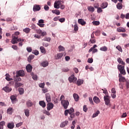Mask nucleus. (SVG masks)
<instances>
[{"instance_id": "nucleus-29", "label": "nucleus", "mask_w": 129, "mask_h": 129, "mask_svg": "<svg viewBox=\"0 0 129 129\" xmlns=\"http://www.w3.org/2000/svg\"><path fill=\"white\" fill-rule=\"evenodd\" d=\"M31 75L32 77V79L33 80H38V76L37 75H34V73H31Z\"/></svg>"}, {"instance_id": "nucleus-45", "label": "nucleus", "mask_w": 129, "mask_h": 129, "mask_svg": "<svg viewBox=\"0 0 129 129\" xmlns=\"http://www.w3.org/2000/svg\"><path fill=\"white\" fill-rule=\"evenodd\" d=\"M102 90H103V93L105 94V96H109L108 95V92H107V90L106 89H102Z\"/></svg>"}, {"instance_id": "nucleus-12", "label": "nucleus", "mask_w": 129, "mask_h": 129, "mask_svg": "<svg viewBox=\"0 0 129 129\" xmlns=\"http://www.w3.org/2000/svg\"><path fill=\"white\" fill-rule=\"evenodd\" d=\"M13 79L14 81H16V82H19V81H21V80H22V79H21V78L18 75L14 76Z\"/></svg>"}, {"instance_id": "nucleus-6", "label": "nucleus", "mask_w": 129, "mask_h": 129, "mask_svg": "<svg viewBox=\"0 0 129 129\" xmlns=\"http://www.w3.org/2000/svg\"><path fill=\"white\" fill-rule=\"evenodd\" d=\"M54 107V104L52 102H49L47 104V109L48 111H50L51 109H53Z\"/></svg>"}, {"instance_id": "nucleus-52", "label": "nucleus", "mask_w": 129, "mask_h": 129, "mask_svg": "<svg viewBox=\"0 0 129 129\" xmlns=\"http://www.w3.org/2000/svg\"><path fill=\"white\" fill-rule=\"evenodd\" d=\"M90 42H91L92 44H95V43H96V40L94 38H91Z\"/></svg>"}, {"instance_id": "nucleus-53", "label": "nucleus", "mask_w": 129, "mask_h": 129, "mask_svg": "<svg viewBox=\"0 0 129 129\" xmlns=\"http://www.w3.org/2000/svg\"><path fill=\"white\" fill-rule=\"evenodd\" d=\"M43 41H46L47 42H51V38L50 37H45L44 39H43Z\"/></svg>"}, {"instance_id": "nucleus-26", "label": "nucleus", "mask_w": 129, "mask_h": 129, "mask_svg": "<svg viewBox=\"0 0 129 129\" xmlns=\"http://www.w3.org/2000/svg\"><path fill=\"white\" fill-rule=\"evenodd\" d=\"M35 57V55L34 54L30 55L28 57V62H31L33 59Z\"/></svg>"}, {"instance_id": "nucleus-34", "label": "nucleus", "mask_w": 129, "mask_h": 129, "mask_svg": "<svg viewBox=\"0 0 129 129\" xmlns=\"http://www.w3.org/2000/svg\"><path fill=\"white\" fill-rule=\"evenodd\" d=\"M116 8L118 10H121L122 9V4L121 3H117Z\"/></svg>"}, {"instance_id": "nucleus-38", "label": "nucleus", "mask_w": 129, "mask_h": 129, "mask_svg": "<svg viewBox=\"0 0 129 129\" xmlns=\"http://www.w3.org/2000/svg\"><path fill=\"white\" fill-rule=\"evenodd\" d=\"M18 91L20 95L24 94V89L23 88H19Z\"/></svg>"}, {"instance_id": "nucleus-46", "label": "nucleus", "mask_w": 129, "mask_h": 129, "mask_svg": "<svg viewBox=\"0 0 129 129\" xmlns=\"http://www.w3.org/2000/svg\"><path fill=\"white\" fill-rule=\"evenodd\" d=\"M69 110V114H72L74 112V108H71L70 109H68Z\"/></svg>"}, {"instance_id": "nucleus-10", "label": "nucleus", "mask_w": 129, "mask_h": 129, "mask_svg": "<svg viewBox=\"0 0 129 129\" xmlns=\"http://www.w3.org/2000/svg\"><path fill=\"white\" fill-rule=\"evenodd\" d=\"M78 22L80 25H81L82 26H85V25H86V22H85V21L82 19H79Z\"/></svg>"}, {"instance_id": "nucleus-39", "label": "nucleus", "mask_w": 129, "mask_h": 129, "mask_svg": "<svg viewBox=\"0 0 129 129\" xmlns=\"http://www.w3.org/2000/svg\"><path fill=\"white\" fill-rule=\"evenodd\" d=\"M30 31H31V29H30L29 28H26L23 29V32L26 33V34H29V33H30Z\"/></svg>"}, {"instance_id": "nucleus-54", "label": "nucleus", "mask_w": 129, "mask_h": 129, "mask_svg": "<svg viewBox=\"0 0 129 129\" xmlns=\"http://www.w3.org/2000/svg\"><path fill=\"white\" fill-rule=\"evenodd\" d=\"M26 50L27 51V52H28V53H31V52H32V47H28L26 48Z\"/></svg>"}, {"instance_id": "nucleus-15", "label": "nucleus", "mask_w": 129, "mask_h": 129, "mask_svg": "<svg viewBox=\"0 0 129 129\" xmlns=\"http://www.w3.org/2000/svg\"><path fill=\"white\" fill-rule=\"evenodd\" d=\"M3 90H4V91H5V92L9 93V92H11V91H12V88L8 87V86H6L3 88Z\"/></svg>"}, {"instance_id": "nucleus-36", "label": "nucleus", "mask_w": 129, "mask_h": 129, "mask_svg": "<svg viewBox=\"0 0 129 129\" xmlns=\"http://www.w3.org/2000/svg\"><path fill=\"white\" fill-rule=\"evenodd\" d=\"M7 113L8 114H13V108L10 107L7 109Z\"/></svg>"}, {"instance_id": "nucleus-44", "label": "nucleus", "mask_w": 129, "mask_h": 129, "mask_svg": "<svg viewBox=\"0 0 129 129\" xmlns=\"http://www.w3.org/2000/svg\"><path fill=\"white\" fill-rule=\"evenodd\" d=\"M92 24L94 25V26H99V25L100 24V22H99V21H95L92 22Z\"/></svg>"}, {"instance_id": "nucleus-51", "label": "nucleus", "mask_w": 129, "mask_h": 129, "mask_svg": "<svg viewBox=\"0 0 129 129\" xmlns=\"http://www.w3.org/2000/svg\"><path fill=\"white\" fill-rule=\"evenodd\" d=\"M43 113L44 114H46V115H50V112H49V111H47L46 110H43Z\"/></svg>"}, {"instance_id": "nucleus-21", "label": "nucleus", "mask_w": 129, "mask_h": 129, "mask_svg": "<svg viewBox=\"0 0 129 129\" xmlns=\"http://www.w3.org/2000/svg\"><path fill=\"white\" fill-rule=\"evenodd\" d=\"M63 53H59L57 54L56 57H55L56 60H58V59H61L63 57Z\"/></svg>"}, {"instance_id": "nucleus-18", "label": "nucleus", "mask_w": 129, "mask_h": 129, "mask_svg": "<svg viewBox=\"0 0 129 129\" xmlns=\"http://www.w3.org/2000/svg\"><path fill=\"white\" fill-rule=\"evenodd\" d=\"M40 65L42 67H47L49 65V62L47 61H43L41 63Z\"/></svg>"}, {"instance_id": "nucleus-23", "label": "nucleus", "mask_w": 129, "mask_h": 129, "mask_svg": "<svg viewBox=\"0 0 129 129\" xmlns=\"http://www.w3.org/2000/svg\"><path fill=\"white\" fill-rule=\"evenodd\" d=\"M24 113H25L26 116L28 117V116H30V110H29L28 109H24Z\"/></svg>"}, {"instance_id": "nucleus-3", "label": "nucleus", "mask_w": 129, "mask_h": 129, "mask_svg": "<svg viewBox=\"0 0 129 129\" xmlns=\"http://www.w3.org/2000/svg\"><path fill=\"white\" fill-rule=\"evenodd\" d=\"M104 101L105 102V104L106 105H109V104H110V96H104Z\"/></svg>"}, {"instance_id": "nucleus-43", "label": "nucleus", "mask_w": 129, "mask_h": 129, "mask_svg": "<svg viewBox=\"0 0 129 129\" xmlns=\"http://www.w3.org/2000/svg\"><path fill=\"white\" fill-rule=\"evenodd\" d=\"M22 85H23V84L21 83H18V82L15 83V84L16 88H18V87H20V86H22Z\"/></svg>"}, {"instance_id": "nucleus-28", "label": "nucleus", "mask_w": 129, "mask_h": 129, "mask_svg": "<svg viewBox=\"0 0 129 129\" xmlns=\"http://www.w3.org/2000/svg\"><path fill=\"white\" fill-rule=\"evenodd\" d=\"M84 81L83 80L79 79L77 82V84L78 86H80L82 84H83Z\"/></svg>"}, {"instance_id": "nucleus-4", "label": "nucleus", "mask_w": 129, "mask_h": 129, "mask_svg": "<svg viewBox=\"0 0 129 129\" xmlns=\"http://www.w3.org/2000/svg\"><path fill=\"white\" fill-rule=\"evenodd\" d=\"M68 79L70 83H72V82H76V80H77V78L75 77L74 75H72L70 77H69Z\"/></svg>"}, {"instance_id": "nucleus-8", "label": "nucleus", "mask_w": 129, "mask_h": 129, "mask_svg": "<svg viewBox=\"0 0 129 129\" xmlns=\"http://www.w3.org/2000/svg\"><path fill=\"white\" fill-rule=\"evenodd\" d=\"M17 75H18L21 77H23V76H25V71L23 70H20L18 72H17Z\"/></svg>"}, {"instance_id": "nucleus-14", "label": "nucleus", "mask_w": 129, "mask_h": 129, "mask_svg": "<svg viewBox=\"0 0 129 129\" xmlns=\"http://www.w3.org/2000/svg\"><path fill=\"white\" fill-rule=\"evenodd\" d=\"M10 99L11 100V101L12 102V103L14 104L15 103H16V100L17 99V96H15V95H12L10 97Z\"/></svg>"}, {"instance_id": "nucleus-55", "label": "nucleus", "mask_w": 129, "mask_h": 129, "mask_svg": "<svg viewBox=\"0 0 129 129\" xmlns=\"http://www.w3.org/2000/svg\"><path fill=\"white\" fill-rule=\"evenodd\" d=\"M88 63H93V59L92 58H89L88 59V61H87Z\"/></svg>"}, {"instance_id": "nucleus-22", "label": "nucleus", "mask_w": 129, "mask_h": 129, "mask_svg": "<svg viewBox=\"0 0 129 129\" xmlns=\"http://www.w3.org/2000/svg\"><path fill=\"white\" fill-rule=\"evenodd\" d=\"M39 104L40 105V106H42L43 108L44 107H46V103H45V101H40L39 102Z\"/></svg>"}, {"instance_id": "nucleus-60", "label": "nucleus", "mask_w": 129, "mask_h": 129, "mask_svg": "<svg viewBox=\"0 0 129 129\" xmlns=\"http://www.w3.org/2000/svg\"><path fill=\"white\" fill-rule=\"evenodd\" d=\"M125 82H126V87L127 88V89H128L129 88V82H128V80H125Z\"/></svg>"}, {"instance_id": "nucleus-61", "label": "nucleus", "mask_w": 129, "mask_h": 129, "mask_svg": "<svg viewBox=\"0 0 129 129\" xmlns=\"http://www.w3.org/2000/svg\"><path fill=\"white\" fill-rule=\"evenodd\" d=\"M32 30H36V25L34 24H31L30 27Z\"/></svg>"}, {"instance_id": "nucleus-7", "label": "nucleus", "mask_w": 129, "mask_h": 129, "mask_svg": "<svg viewBox=\"0 0 129 129\" xmlns=\"http://www.w3.org/2000/svg\"><path fill=\"white\" fill-rule=\"evenodd\" d=\"M45 98L47 103L51 102V95H50L49 93H46L45 94Z\"/></svg>"}, {"instance_id": "nucleus-31", "label": "nucleus", "mask_w": 129, "mask_h": 129, "mask_svg": "<svg viewBox=\"0 0 129 129\" xmlns=\"http://www.w3.org/2000/svg\"><path fill=\"white\" fill-rule=\"evenodd\" d=\"M39 49L41 53H42L43 54H45L46 49H45V48L43 46H40Z\"/></svg>"}, {"instance_id": "nucleus-47", "label": "nucleus", "mask_w": 129, "mask_h": 129, "mask_svg": "<svg viewBox=\"0 0 129 129\" xmlns=\"http://www.w3.org/2000/svg\"><path fill=\"white\" fill-rule=\"evenodd\" d=\"M96 47H97V45L96 44H94L93 46L89 50V53H90V52H92V50H93V49H95Z\"/></svg>"}, {"instance_id": "nucleus-58", "label": "nucleus", "mask_w": 129, "mask_h": 129, "mask_svg": "<svg viewBox=\"0 0 129 129\" xmlns=\"http://www.w3.org/2000/svg\"><path fill=\"white\" fill-rule=\"evenodd\" d=\"M59 22L60 23H64L65 22V18H62L58 19Z\"/></svg>"}, {"instance_id": "nucleus-9", "label": "nucleus", "mask_w": 129, "mask_h": 129, "mask_svg": "<svg viewBox=\"0 0 129 129\" xmlns=\"http://www.w3.org/2000/svg\"><path fill=\"white\" fill-rule=\"evenodd\" d=\"M26 69L27 72H29L30 73L32 72V70H33V67L30 64H29L26 67Z\"/></svg>"}, {"instance_id": "nucleus-16", "label": "nucleus", "mask_w": 129, "mask_h": 129, "mask_svg": "<svg viewBox=\"0 0 129 129\" xmlns=\"http://www.w3.org/2000/svg\"><path fill=\"white\" fill-rule=\"evenodd\" d=\"M117 31L119 32V33H125L126 32V30L125 29L122 28V27H119L117 29Z\"/></svg>"}, {"instance_id": "nucleus-25", "label": "nucleus", "mask_w": 129, "mask_h": 129, "mask_svg": "<svg viewBox=\"0 0 129 129\" xmlns=\"http://www.w3.org/2000/svg\"><path fill=\"white\" fill-rule=\"evenodd\" d=\"M73 97L75 100V101H78L79 100V96L77 94L74 93L73 94Z\"/></svg>"}, {"instance_id": "nucleus-42", "label": "nucleus", "mask_w": 129, "mask_h": 129, "mask_svg": "<svg viewBox=\"0 0 129 129\" xmlns=\"http://www.w3.org/2000/svg\"><path fill=\"white\" fill-rule=\"evenodd\" d=\"M125 80H126L125 78L124 77H122L119 78V82H125Z\"/></svg>"}, {"instance_id": "nucleus-40", "label": "nucleus", "mask_w": 129, "mask_h": 129, "mask_svg": "<svg viewBox=\"0 0 129 129\" xmlns=\"http://www.w3.org/2000/svg\"><path fill=\"white\" fill-rule=\"evenodd\" d=\"M59 52H62V51H65V48L62 45H59L58 46Z\"/></svg>"}, {"instance_id": "nucleus-37", "label": "nucleus", "mask_w": 129, "mask_h": 129, "mask_svg": "<svg viewBox=\"0 0 129 129\" xmlns=\"http://www.w3.org/2000/svg\"><path fill=\"white\" fill-rule=\"evenodd\" d=\"M5 76V79H6V80H7V81H11V80H13L12 78H10V77H9V76H10V75H9L8 74H6Z\"/></svg>"}, {"instance_id": "nucleus-17", "label": "nucleus", "mask_w": 129, "mask_h": 129, "mask_svg": "<svg viewBox=\"0 0 129 129\" xmlns=\"http://www.w3.org/2000/svg\"><path fill=\"white\" fill-rule=\"evenodd\" d=\"M7 127L10 129L14 128V127H15V123H14V122L8 123Z\"/></svg>"}, {"instance_id": "nucleus-64", "label": "nucleus", "mask_w": 129, "mask_h": 129, "mask_svg": "<svg viewBox=\"0 0 129 129\" xmlns=\"http://www.w3.org/2000/svg\"><path fill=\"white\" fill-rule=\"evenodd\" d=\"M42 45L44 47H48L49 46V43L46 42H43Z\"/></svg>"}, {"instance_id": "nucleus-32", "label": "nucleus", "mask_w": 129, "mask_h": 129, "mask_svg": "<svg viewBox=\"0 0 129 129\" xmlns=\"http://www.w3.org/2000/svg\"><path fill=\"white\" fill-rule=\"evenodd\" d=\"M100 51H103V52H106L107 51V47L104 46L100 48Z\"/></svg>"}, {"instance_id": "nucleus-33", "label": "nucleus", "mask_w": 129, "mask_h": 129, "mask_svg": "<svg viewBox=\"0 0 129 129\" xmlns=\"http://www.w3.org/2000/svg\"><path fill=\"white\" fill-rule=\"evenodd\" d=\"M100 113L99 110H97L95 113H94L92 115V118H94V117H96V116H98V114Z\"/></svg>"}, {"instance_id": "nucleus-2", "label": "nucleus", "mask_w": 129, "mask_h": 129, "mask_svg": "<svg viewBox=\"0 0 129 129\" xmlns=\"http://www.w3.org/2000/svg\"><path fill=\"white\" fill-rule=\"evenodd\" d=\"M61 104L64 107V109H67L69 105V101L68 100H62L61 101Z\"/></svg>"}, {"instance_id": "nucleus-59", "label": "nucleus", "mask_w": 129, "mask_h": 129, "mask_svg": "<svg viewBox=\"0 0 129 129\" xmlns=\"http://www.w3.org/2000/svg\"><path fill=\"white\" fill-rule=\"evenodd\" d=\"M39 86L41 88H44L45 86V83H40L39 84Z\"/></svg>"}, {"instance_id": "nucleus-27", "label": "nucleus", "mask_w": 129, "mask_h": 129, "mask_svg": "<svg viewBox=\"0 0 129 129\" xmlns=\"http://www.w3.org/2000/svg\"><path fill=\"white\" fill-rule=\"evenodd\" d=\"M107 6H108V4L107 2H104L101 4V7L102 9H106Z\"/></svg>"}, {"instance_id": "nucleus-35", "label": "nucleus", "mask_w": 129, "mask_h": 129, "mask_svg": "<svg viewBox=\"0 0 129 129\" xmlns=\"http://www.w3.org/2000/svg\"><path fill=\"white\" fill-rule=\"evenodd\" d=\"M94 8L92 7V6H89L88 7V11L91 13H93V12H94Z\"/></svg>"}, {"instance_id": "nucleus-13", "label": "nucleus", "mask_w": 129, "mask_h": 129, "mask_svg": "<svg viewBox=\"0 0 129 129\" xmlns=\"http://www.w3.org/2000/svg\"><path fill=\"white\" fill-rule=\"evenodd\" d=\"M33 10L34 12H38L41 10V7L39 5H35L34 6Z\"/></svg>"}, {"instance_id": "nucleus-19", "label": "nucleus", "mask_w": 129, "mask_h": 129, "mask_svg": "<svg viewBox=\"0 0 129 129\" xmlns=\"http://www.w3.org/2000/svg\"><path fill=\"white\" fill-rule=\"evenodd\" d=\"M51 13H52V14H55V15H57V16H59V15H60V14H61V12H60V11H59L57 9L52 10L51 11Z\"/></svg>"}, {"instance_id": "nucleus-48", "label": "nucleus", "mask_w": 129, "mask_h": 129, "mask_svg": "<svg viewBox=\"0 0 129 129\" xmlns=\"http://www.w3.org/2000/svg\"><path fill=\"white\" fill-rule=\"evenodd\" d=\"M117 50H119V52H122V48H121V46L118 45L116 47Z\"/></svg>"}, {"instance_id": "nucleus-56", "label": "nucleus", "mask_w": 129, "mask_h": 129, "mask_svg": "<svg viewBox=\"0 0 129 129\" xmlns=\"http://www.w3.org/2000/svg\"><path fill=\"white\" fill-rule=\"evenodd\" d=\"M12 44H18L17 40H16L15 39H12L11 40Z\"/></svg>"}, {"instance_id": "nucleus-49", "label": "nucleus", "mask_w": 129, "mask_h": 129, "mask_svg": "<svg viewBox=\"0 0 129 129\" xmlns=\"http://www.w3.org/2000/svg\"><path fill=\"white\" fill-rule=\"evenodd\" d=\"M32 54H34V55H35V56H38V55L39 54V51H38L37 50H33Z\"/></svg>"}, {"instance_id": "nucleus-50", "label": "nucleus", "mask_w": 129, "mask_h": 129, "mask_svg": "<svg viewBox=\"0 0 129 129\" xmlns=\"http://www.w3.org/2000/svg\"><path fill=\"white\" fill-rule=\"evenodd\" d=\"M70 117L71 118V119H70V120H72V118H74V117H75V113H73V114H70Z\"/></svg>"}, {"instance_id": "nucleus-41", "label": "nucleus", "mask_w": 129, "mask_h": 129, "mask_svg": "<svg viewBox=\"0 0 129 129\" xmlns=\"http://www.w3.org/2000/svg\"><path fill=\"white\" fill-rule=\"evenodd\" d=\"M6 124V122L2 121L0 122V129H4V125Z\"/></svg>"}, {"instance_id": "nucleus-63", "label": "nucleus", "mask_w": 129, "mask_h": 129, "mask_svg": "<svg viewBox=\"0 0 129 129\" xmlns=\"http://www.w3.org/2000/svg\"><path fill=\"white\" fill-rule=\"evenodd\" d=\"M44 9L45 11H49V6H48L47 5H44Z\"/></svg>"}, {"instance_id": "nucleus-62", "label": "nucleus", "mask_w": 129, "mask_h": 129, "mask_svg": "<svg viewBox=\"0 0 129 129\" xmlns=\"http://www.w3.org/2000/svg\"><path fill=\"white\" fill-rule=\"evenodd\" d=\"M97 12L98 14H100V13H102V9L101 8H99L97 9Z\"/></svg>"}, {"instance_id": "nucleus-20", "label": "nucleus", "mask_w": 129, "mask_h": 129, "mask_svg": "<svg viewBox=\"0 0 129 129\" xmlns=\"http://www.w3.org/2000/svg\"><path fill=\"white\" fill-rule=\"evenodd\" d=\"M68 122H69L68 120H66V121L62 122L60 125V127H64V126H66V125H67V124H68Z\"/></svg>"}, {"instance_id": "nucleus-1", "label": "nucleus", "mask_w": 129, "mask_h": 129, "mask_svg": "<svg viewBox=\"0 0 129 129\" xmlns=\"http://www.w3.org/2000/svg\"><path fill=\"white\" fill-rule=\"evenodd\" d=\"M117 69L122 75H125V70H124V65L118 64Z\"/></svg>"}, {"instance_id": "nucleus-57", "label": "nucleus", "mask_w": 129, "mask_h": 129, "mask_svg": "<svg viewBox=\"0 0 129 129\" xmlns=\"http://www.w3.org/2000/svg\"><path fill=\"white\" fill-rule=\"evenodd\" d=\"M74 31H78V26L77 25V24H75V25L74 26Z\"/></svg>"}, {"instance_id": "nucleus-5", "label": "nucleus", "mask_w": 129, "mask_h": 129, "mask_svg": "<svg viewBox=\"0 0 129 129\" xmlns=\"http://www.w3.org/2000/svg\"><path fill=\"white\" fill-rule=\"evenodd\" d=\"M60 6H61V1H55L54 4V9H60Z\"/></svg>"}, {"instance_id": "nucleus-24", "label": "nucleus", "mask_w": 129, "mask_h": 129, "mask_svg": "<svg viewBox=\"0 0 129 129\" xmlns=\"http://www.w3.org/2000/svg\"><path fill=\"white\" fill-rule=\"evenodd\" d=\"M93 100L95 103H99L100 102V100H99V98L96 96L94 97Z\"/></svg>"}, {"instance_id": "nucleus-11", "label": "nucleus", "mask_w": 129, "mask_h": 129, "mask_svg": "<svg viewBox=\"0 0 129 129\" xmlns=\"http://www.w3.org/2000/svg\"><path fill=\"white\" fill-rule=\"evenodd\" d=\"M33 103L31 100H28L26 102V106L27 107H32L33 105Z\"/></svg>"}, {"instance_id": "nucleus-30", "label": "nucleus", "mask_w": 129, "mask_h": 129, "mask_svg": "<svg viewBox=\"0 0 129 129\" xmlns=\"http://www.w3.org/2000/svg\"><path fill=\"white\" fill-rule=\"evenodd\" d=\"M117 62L119 63V64H121L122 65H124V62L122 61V59H121V58L119 57L117 59Z\"/></svg>"}]
</instances>
